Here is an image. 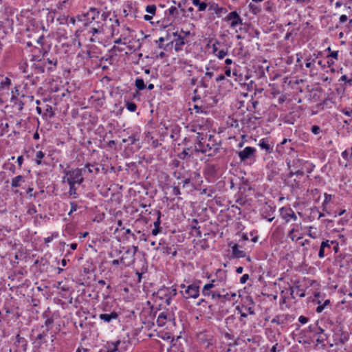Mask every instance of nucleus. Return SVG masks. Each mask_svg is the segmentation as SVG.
<instances>
[{"label":"nucleus","instance_id":"7ed1b4c3","mask_svg":"<svg viewBox=\"0 0 352 352\" xmlns=\"http://www.w3.org/2000/svg\"><path fill=\"white\" fill-rule=\"evenodd\" d=\"M65 176L63 181L66 180L68 184L80 185L84 182L85 176V170L81 168H72L68 170H64Z\"/></svg>","mask_w":352,"mask_h":352},{"label":"nucleus","instance_id":"49530a36","mask_svg":"<svg viewBox=\"0 0 352 352\" xmlns=\"http://www.w3.org/2000/svg\"><path fill=\"white\" fill-rule=\"evenodd\" d=\"M120 340H117L114 342L112 343V345H113V349H111L110 351H109V352H120L119 351V349H118V346L120 344Z\"/></svg>","mask_w":352,"mask_h":352},{"label":"nucleus","instance_id":"9d476101","mask_svg":"<svg viewBox=\"0 0 352 352\" xmlns=\"http://www.w3.org/2000/svg\"><path fill=\"white\" fill-rule=\"evenodd\" d=\"M105 21H100L96 23L95 25H92L90 29L88 31V33L91 34V37L90 38V41L95 43L99 40V38L97 37V34H101L103 32V26L105 24Z\"/></svg>","mask_w":352,"mask_h":352},{"label":"nucleus","instance_id":"e2e57ef3","mask_svg":"<svg viewBox=\"0 0 352 352\" xmlns=\"http://www.w3.org/2000/svg\"><path fill=\"white\" fill-rule=\"evenodd\" d=\"M173 193L174 195L178 196L181 195L180 189L178 186H173Z\"/></svg>","mask_w":352,"mask_h":352},{"label":"nucleus","instance_id":"5fc2aeb1","mask_svg":"<svg viewBox=\"0 0 352 352\" xmlns=\"http://www.w3.org/2000/svg\"><path fill=\"white\" fill-rule=\"evenodd\" d=\"M311 131L314 135H318L321 132V129H320V126H318V125H313L311 128Z\"/></svg>","mask_w":352,"mask_h":352},{"label":"nucleus","instance_id":"ddd939ff","mask_svg":"<svg viewBox=\"0 0 352 352\" xmlns=\"http://www.w3.org/2000/svg\"><path fill=\"white\" fill-rule=\"evenodd\" d=\"M226 20L231 21L230 27L236 28L237 25L242 24V19L236 11L230 12L226 17Z\"/></svg>","mask_w":352,"mask_h":352},{"label":"nucleus","instance_id":"423d86ee","mask_svg":"<svg viewBox=\"0 0 352 352\" xmlns=\"http://www.w3.org/2000/svg\"><path fill=\"white\" fill-rule=\"evenodd\" d=\"M138 250V246L129 248L120 257V264L124 267L131 266L135 261V255Z\"/></svg>","mask_w":352,"mask_h":352},{"label":"nucleus","instance_id":"774afa93","mask_svg":"<svg viewBox=\"0 0 352 352\" xmlns=\"http://www.w3.org/2000/svg\"><path fill=\"white\" fill-rule=\"evenodd\" d=\"M342 112L346 116H352V108L349 110L343 109Z\"/></svg>","mask_w":352,"mask_h":352},{"label":"nucleus","instance_id":"a878e982","mask_svg":"<svg viewBox=\"0 0 352 352\" xmlns=\"http://www.w3.org/2000/svg\"><path fill=\"white\" fill-rule=\"evenodd\" d=\"M245 311H243L242 309L237 306L236 310L238 311L239 314H240L241 318H246L248 316V314L250 315H254L255 312L252 307H244Z\"/></svg>","mask_w":352,"mask_h":352},{"label":"nucleus","instance_id":"c85d7f7f","mask_svg":"<svg viewBox=\"0 0 352 352\" xmlns=\"http://www.w3.org/2000/svg\"><path fill=\"white\" fill-rule=\"evenodd\" d=\"M45 154L42 151H38L36 152L34 162L37 165H42L44 163L42 160L45 157Z\"/></svg>","mask_w":352,"mask_h":352},{"label":"nucleus","instance_id":"603ef678","mask_svg":"<svg viewBox=\"0 0 352 352\" xmlns=\"http://www.w3.org/2000/svg\"><path fill=\"white\" fill-rule=\"evenodd\" d=\"M327 336L326 334H320L318 335V338L316 339V342L319 344H323L324 342L327 340Z\"/></svg>","mask_w":352,"mask_h":352},{"label":"nucleus","instance_id":"473e14b6","mask_svg":"<svg viewBox=\"0 0 352 352\" xmlns=\"http://www.w3.org/2000/svg\"><path fill=\"white\" fill-rule=\"evenodd\" d=\"M208 10L211 11V12H214L217 14H219L221 13L223 8L219 7L217 3H212L210 4Z\"/></svg>","mask_w":352,"mask_h":352},{"label":"nucleus","instance_id":"2f4dec72","mask_svg":"<svg viewBox=\"0 0 352 352\" xmlns=\"http://www.w3.org/2000/svg\"><path fill=\"white\" fill-rule=\"evenodd\" d=\"M248 6L250 11L254 14H258L261 11V7L256 3H250Z\"/></svg>","mask_w":352,"mask_h":352},{"label":"nucleus","instance_id":"dca6fc26","mask_svg":"<svg viewBox=\"0 0 352 352\" xmlns=\"http://www.w3.org/2000/svg\"><path fill=\"white\" fill-rule=\"evenodd\" d=\"M258 146L262 150H264L266 153H271L273 151V145L270 143L267 138H262L259 141Z\"/></svg>","mask_w":352,"mask_h":352},{"label":"nucleus","instance_id":"bf43d9fd","mask_svg":"<svg viewBox=\"0 0 352 352\" xmlns=\"http://www.w3.org/2000/svg\"><path fill=\"white\" fill-rule=\"evenodd\" d=\"M199 86L202 87L204 88H208V80H206L205 78H202L201 81L199 82Z\"/></svg>","mask_w":352,"mask_h":352},{"label":"nucleus","instance_id":"2eb2a0df","mask_svg":"<svg viewBox=\"0 0 352 352\" xmlns=\"http://www.w3.org/2000/svg\"><path fill=\"white\" fill-rule=\"evenodd\" d=\"M177 294V290L175 288L171 287H164L159 289L157 294L160 297L169 296L170 298L175 297Z\"/></svg>","mask_w":352,"mask_h":352},{"label":"nucleus","instance_id":"79ce46f5","mask_svg":"<svg viewBox=\"0 0 352 352\" xmlns=\"http://www.w3.org/2000/svg\"><path fill=\"white\" fill-rule=\"evenodd\" d=\"M53 323H54V319L52 318L48 317L46 318V320L45 321V325L47 327L45 329L46 332H48L50 331V327L53 324Z\"/></svg>","mask_w":352,"mask_h":352},{"label":"nucleus","instance_id":"39448f33","mask_svg":"<svg viewBox=\"0 0 352 352\" xmlns=\"http://www.w3.org/2000/svg\"><path fill=\"white\" fill-rule=\"evenodd\" d=\"M322 56V52H319L317 54L314 53L309 54L305 59V64L306 68L309 69L310 76H313L317 75L318 73V68L316 66V60Z\"/></svg>","mask_w":352,"mask_h":352},{"label":"nucleus","instance_id":"a19ab883","mask_svg":"<svg viewBox=\"0 0 352 352\" xmlns=\"http://www.w3.org/2000/svg\"><path fill=\"white\" fill-rule=\"evenodd\" d=\"M156 214H157V219L154 221L153 223V226L154 227H159V228H161L160 227V224H161V217H162V212L160 211V210H157L156 212Z\"/></svg>","mask_w":352,"mask_h":352},{"label":"nucleus","instance_id":"13d9d810","mask_svg":"<svg viewBox=\"0 0 352 352\" xmlns=\"http://www.w3.org/2000/svg\"><path fill=\"white\" fill-rule=\"evenodd\" d=\"M219 43H219V41H217V40H216V41L214 42V43L212 44V53H213L214 55H215V54H217V52L219 51V49H218L217 45H219Z\"/></svg>","mask_w":352,"mask_h":352},{"label":"nucleus","instance_id":"f704fd0d","mask_svg":"<svg viewBox=\"0 0 352 352\" xmlns=\"http://www.w3.org/2000/svg\"><path fill=\"white\" fill-rule=\"evenodd\" d=\"M135 85L138 90H144L146 88L144 81L142 78H137L135 82Z\"/></svg>","mask_w":352,"mask_h":352},{"label":"nucleus","instance_id":"4be33fe9","mask_svg":"<svg viewBox=\"0 0 352 352\" xmlns=\"http://www.w3.org/2000/svg\"><path fill=\"white\" fill-rule=\"evenodd\" d=\"M160 246H162L161 250L162 253L164 254H170V252H171V250L173 248V245L169 246L164 241L162 240L160 241L158 246L156 247L155 249L156 250H160Z\"/></svg>","mask_w":352,"mask_h":352},{"label":"nucleus","instance_id":"c03bdc74","mask_svg":"<svg viewBox=\"0 0 352 352\" xmlns=\"http://www.w3.org/2000/svg\"><path fill=\"white\" fill-rule=\"evenodd\" d=\"M308 235L311 237L312 239H316L317 236H318V233L316 232V228H313L311 226H310L309 228V233H308Z\"/></svg>","mask_w":352,"mask_h":352},{"label":"nucleus","instance_id":"f257e3e1","mask_svg":"<svg viewBox=\"0 0 352 352\" xmlns=\"http://www.w3.org/2000/svg\"><path fill=\"white\" fill-rule=\"evenodd\" d=\"M194 150L196 153H201L208 156H214L220 152L221 145L217 142L213 135L207 136L198 133Z\"/></svg>","mask_w":352,"mask_h":352},{"label":"nucleus","instance_id":"0eeeda50","mask_svg":"<svg viewBox=\"0 0 352 352\" xmlns=\"http://www.w3.org/2000/svg\"><path fill=\"white\" fill-rule=\"evenodd\" d=\"M159 327H164L168 322L175 324V315L172 311L168 309L160 312L156 320Z\"/></svg>","mask_w":352,"mask_h":352},{"label":"nucleus","instance_id":"412c9836","mask_svg":"<svg viewBox=\"0 0 352 352\" xmlns=\"http://www.w3.org/2000/svg\"><path fill=\"white\" fill-rule=\"evenodd\" d=\"M288 316L285 314L277 315L271 320V322L278 325L285 324L288 320Z\"/></svg>","mask_w":352,"mask_h":352},{"label":"nucleus","instance_id":"f3484780","mask_svg":"<svg viewBox=\"0 0 352 352\" xmlns=\"http://www.w3.org/2000/svg\"><path fill=\"white\" fill-rule=\"evenodd\" d=\"M118 314L116 311H112L110 314H101L99 315L100 320L104 321V322L109 323L113 320H116L118 318Z\"/></svg>","mask_w":352,"mask_h":352},{"label":"nucleus","instance_id":"c9c22d12","mask_svg":"<svg viewBox=\"0 0 352 352\" xmlns=\"http://www.w3.org/2000/svg\"><path fill=\"white\" fill-rule=\"evenodd\" d=\"M14 344H21V345H23V346L28 345L27 340L24 338L21 337L19 334H17L16 336V340H15Z\"/></svg>","mask_w":352,"mask_h":352},{"label":"nucleus","instance_id":"cd10ccee","mask_svg":"<svg viewBox=\"0 0 352 352\" xmlns=\"http://www.w3.org/2000/svg\"><path fill=\"white\" fill-rule=\"evenodd\" d=\"M216 291H212L211 289V285H204V286L202 288L201 294L204 296H210L212 299V294L215 293Z\"/></svg>","mask_w":352,"mask_h":352},{"label":"nucleus","instance_id":"680f3d73","mask_svg":"<svg viewBox=\"0 0 352 352\" xmlns=\"http://www.w3.org/2000/svg\"><path fill=\"white\" fill-rule=\"evenodd\" d=\"M309 321V318L307 317H305L304 316H300L298 318V322L302 324H306Z\"/></svg>","mask_w":352,"mask_h":352},{"label":"nucleus","instance_id":"3c124183","mask_svg":"<svg viewBox=\"0 0 352 352\" xmlns=\"http://www.w3.org/2000/svg\"><path fill=\"white\" fill-rule=\"evenodd\" d=\"M190 32L189 30H184L183 29H181L179 30V35H181L182 37H184L185 39H187V38L190 35Z\"/></svg>","mask_w":352,"mask_h":352},{"label":"nucleus","instance_id":"58836bf2","mask_svg":"<svg viewBox=\"0 0 352 352\" xmlns=\"http://www.w3.org/2000/svg\"><path fill=\"white\" fill-rule=\"evenodd\" d=\"M75 185L76 184H69V195L70 196H72L73 198H76L77 197V189L75 187Z\"/></svg>","mask_w":352,"mask_h":352},{"label":"nucleus","instance_id":"5701e85b","mask_svg":"<svg viewBox=\"0 0 352 352\" xmlns=\"http://www.w3.org/2000/svg\"><path fill=\"white\" fill-rule=\"evenodd\" d=\"M25 177L23 175H17L13 177L11 180V187L18 188L21 186L22 184L25 182Z\"/></svg>","mask_w":352,"mask_h":352},{"label":"nucleus","instance_id":"6e6552de","mask_svg":"<svg viewBox=\"0 0 352 352\" xmlns=\"http://www.w3.org/2000/svg\"><path fill=\"white\" fill-rule=\"evenodd\" d=\"M241 162L254 161L256 158V148L247 146L243 150L238 152Z\"/></svg>","mask_w":352,"mask_h":352},{"label":"nucleus","instance_id":"1a4fd4ad","mask_svg":"<svg viewBox=\"0 0 352 352\" xmlns=\"http://www.w3.org/2000/svg\"><path fill=\"white\" fill-rule=\"evenodd\" d=\"M173 36H174V39L170 43V44H175V51L176 52H179L183 50L184 45L188 42L187 39H185L184 37H182L181 35H179L178 28H177L175 31L173 32Z\"/></svg>","mask_w":352,"mask_h":352},{"label":"nucleus","instance_id":"338daca9","mask_svg":"<svg viewBox=\"0 0 352 352\" xmlns=\"http://www.w3.org/2000/svg\"><path fill=\"white\" fill-rule=\"evenodd\" d=\"M347 20H348V17H347V16H346V15H345V14H342V15H341V16H340V18H339V22H340V23H345Z\"/></svg>","mask_w":352,"mask_h":352},{"label":"nucleus","instance_id":"c756f323","mask_svg":"<svg viewBox=\"0 0 352 352\" xmlns=\"http://www.w3.org/2000/svg\"><path fill=\"white\" fill-rule=\"evenodd\" d=\"M70 4V0H58L56 8L59 10H64L68 8Z\"/></svg>","mask_w":352,"mask_h":352},{"label":"nucleus","instance_id":"aec40b11","mask_svg":"<svg viewBox=\"0 0 352 352\" xmlns=\"http://www.w3.org/2000/svg\"><path fill=\"white\" fill-rule=\"evenodd\" d=\"M194 152V148L192 149V148H184L182 152L178 153L177 156L180 160H184L186 158L192 157Z\"/></svg>","mask_w":352,"mask_h":352},{"label":"nucleus","instance_id":"6e6d98bb","mask_svg":"<svg viewBox=\"0 0 352 352\" xmlns=\"http://www.w3.org/2000/svg\"><path fill=\"white\" fill-rule=\"evenodd\" d=\"M316 66L318 67H320L322 69H324L327 67V64L325 63V61L317 59Z\"/></svg>","mask_w":352,"mask_h":352},{"label":"nucleus","instance_id":"69168bd1","mask_svg":"<svg viewBox=\"0 0 352 352\" xmlns=\"http://www.w3.org/2000/svg\"><path fill=\"white\" fill-rule=\"evenodd\" d=\"M340 81H344V82H349L350 84L352 83V79H349L348 77L346 76V75H343L340 77Z\"/></svg>","mask_w":352,"mask_h":352},{"label":"nucleus","instance_id":"f03ea898","mask_svg":"<svg viewBox=\"0 0 352 352\" xmlns=\"http://www.w3.org/2000/svg\"><path fill=\"white\" fill-rule=\"evenodd\" d=\"M108 16V13L105 12L100 13L97 8H90L86 13L78 14L77 20L82 22L85 26H88L90 24L95 25L98 22L106 21Z\"/></svg>","mask_w":352,"mask_h":352},{"label":"nucleus","instance_id":"9b49d317","mask_svg":"<svg viewBox=\"0 0 352 352\" xmlns=\"http://www.w3.org/2000/svg\"><path fill=\"white\" fill-rule=\"evenodd\" d=\"M225 290L223 289L222 291H216L215 293L212 294V300H219L221 302L226 303L227 301L233 300L236 297L235 293H226L223 294Z\"/></svg>","mask_w":352,"mask_h":352},{"label":"nucleus","instance_id":"20e7f679","mask_svg":"<svg viewBox=\"0 0 352 352\" xmlns=\"http://www.w3.org/2000/svg\"><path fill=\"white\" fill-rule=\"evenodd\" d=\"M179 288V293L186 299L197 298L199 296V286L196 283L188 285L181 284Z\"/></svg>","mask_w":352,"mask_h":352},{"label":"nucleus","instance_id":"f8f14e48","mask_svg":"<svg viewBox=\"0 0 352 352\" xmlns=\"http://www.w3.org/2000/svg\"><path fill=\"white\" fill-rule=\"evenodd\" d=\"M280 215L286 223H288L291 219L297 220V216L291 208L282 207L280 209Z\"/></svg>","mask_w":352,"mask_h":352},{"label":"nucleus","instance_id":"72a5a7b5","mask_svg":"<svg viewBox=\"0 0 352 352\" xmlns=\"http://www.w3.org/2000/svg\"><path fill=\"white\" fill-rule=\"evenodd\" d=\"M328 246L327 242H322L320 244L319 252H318V257L320 258H322L325 256V252H326V247Z\"/></svg>","mask_w":352,"mask_h":352},{"label":"nucleus","instance_id":"8fccbe9b","mask_svg":"<svg viewBox=\"0 0 352 352\" xmlns=\"http://www.w3.org/2000/svg\"><path fill=\"white\" fill-rule=\"evenodd\" d=\"M35 68L36 69H37V72L38 73H44L45 71V68H47L46 63H44L43 65H41L39 63L36 64Z\"/></svg>","mask_w":352,"mask_h":352},{"label":"nucleus","instance_id":"6ab92c4d","mask_svg":"<svg viewBox=\"0 0 352 352\" xmlns=\"http://www.w3.org/2000/svg\"><path fill=\"white\" fill-rule=\"evenodd\" d=\"M245 256V252L239 249V245L234 244L232 246V257L234 258H241Z\"/></svg>","mask_w":352,"mask_h":352},{"label":"nucleus","instance_id":"e433bc0d","mask_svg":"<svg viewBox=\"0 0 352 352\" xmlns=\"http://www.w3.org/2000/svg\"><path fill=\"white\" fill-rule=\"evenodd\" d=\"M10 85V79L8 77H6L0 82V89H3L6 87H8Z\"/></svg>","mask_w":352,"mask_h":352},{"label":"nucleus","instance_id":"de8ad7c7","mask_svg":"<svg viewBox=\"0 0 352 352\" xmlns=\"http://www.w3.org/2000/svg\"><path fill=\"white\" fill-rule=\"evenodd\" d=\"M71 209L68 212L69 215H71L74 212H76L79 208L78 204L75 201L70 202Z\"/></svg>","mask_w":352,"mask_h":352},{"label":"nucleus","instance_id":"7c9ffc66","mask_svg":"<svg viewBox=\"0 0 352 352\" xmlns=\"http://www.w3.org/2000/svg\"><path fill=\"white\" fill-rule=\"evenodd\" d=\"M192 1L194 6L198 7L199 11H204L208 6L206 3L201 2L200 0H192Z\"/></svg>","mask_w":352,"mask_h":352},{"label":"nucleus","instance_id":"a18cd8bd","mask_svg":"<svg viewBox=\"0 0 352 352\" xmlns=\"http://www.w3.org/2000/svg\"><path fill=\"white\" fill-rule=\"evenodd\" d=\"M156 11V6L155 5H148L146 7V12L154 15Z\"/></svg>","mask_w":352,"mask_h":352},{"label":"nucleus","instance_id":"ea45409f","mask_svg":"<svg viewBox=\"0 0 352 352\" xmlns=\"http://www.w3.org/2000/svg\"><path fill=\"white\" fill-rule=\"evenodd\" d=\"M36 212H37V210H36V206L34 204H29L28 206V209H27L28 214H29V215H34Z\"/></svg>","mask_w":352,"mask_h":352},{"label":"nucleus","instance_id":"4468645a","mask_svg":"<svg viewBox=\"0 0 352 352\" xmlns=\"http://www.w3.org/2000/svg\"><path fill=\"white\" fill-rule=\"evenodd\" d=\"M178 8L179 10L175 6H170L165 11V14L173 19L178 18L179 16V12H184V9L182 8L180 3H178Z\"/></svg>","mask_w":352,"mask_h":352},{"label":"nucleus","instance_id":"37998d69","mask_svg":"<svg viewBox=\"0 0 352 352\" xmlns=\"http://www.w3.org/2000/svg\"><path fill=\"white\" fill-rule=\"evenodd\" d=\"M14 100H16V102H14V104L18 107L19 110H22L24 105L23 102L21 100H18L15 96H12L11 98V101L13 102Z\"/></svg>","mask_w":352,"mask_h":352},{"label":"nucleus","instance_id":"052dcab7","mask_svg":"<svg viewBox=\"0 0 352 352\" xmlns=\"http://www.w3.org/2000/svg\"><path fill=\"white\" fill-rule=\"evenodd\" d=\"M249 278H250L249 275H248V274H243V275L241 277V278H240V283H241V284H245Z\"/></svg>","mask_w":352,"mask_h":352},{"label":"nucleus","instance_id":"393cba45","mask_svg":"<svg viewBox=\"0 0 352 352\" xmlns=\"http://www.w3.org/2000/svg\"><path fill=\"white\" fill-rule=\"evenodd\" d=\"M307 331L315 335L323 334L324 329L318 325L317 323L310 324L307 328Z\"/></svg>","mask_w":352,"mask_h":352},{"label":"nucleus","instance_id":"b1692460","mask_svg":"<svg viewBox=\"0 0 352 352\" xmlns=\"http://www.w3.org/2000/svg\"><path fill=\"white\" fill-rule=\"evenodd\" d=\"M45 63H46L47 71L52 72L56 69L58 60L56 58H48Z\"/></svg>","mask_w":352,"mask_h":352},{"label":"nucleus","instance_id":"4c0bfd02","mask_svg":"<svg viewBox=\"0 0 352 352\" xmlns=\"http://www.w3.org/2000/svg\"><path fill=\"white\" fill-rule=\"evenodd\" d=\"M125 107L130 112H135L137 109V105L133 102L126 101Z\"/></svg>","mask_w":352,"mask_h":352},{"label":"nucleus","instance_id":"bb28decb","mask_svg":"<svg viewBox=\"0 0 352 352\" xmlns=\"http://www.w3.org/2000/svg\"><path fill=\"white\" fill-rule=\"evenodd\" d=\"M81 168L85 170V175H87V173H98L99 172V168L96 165L92 164H89V163L87 164L84 167H82Z\"/></svg>","mask_w":352,"mask_h":352},{"label":"nucleus","instance_id":"4d7b16f0","mask_svg":"<svg viewBox=\"0 0 352 352\" xmlns=\"http://www.w3.org/2000/svg\"><path fill=\"white\" fill-rule=\"evenodd\" d=\"M193 109L195 110V112L197 113H206L204 111V108L201 106H199L197 104H195L193 106Z\"/></svg>","mask_w":352,"mask_h":352},{"label":"nucleus","instance_id":"0e129e2a","mask_svg":"<svg viewBox=\"0 0 352 352\" xmlns=\"http://www.w3.org/2000/svg\"><path fill=\"white\" fill-rule=\"evenodd\" d=\"M328 58H333L336 60L338 58V51H333L329 56Z\"/></svg>","mask_w":352,"mask_h":352},{"label":"nucleus","instance_id":"864d4df0","mask_svg":"<svg viewBox=\"0 0 352 352\" xmlns=\"http://www.w3.org/2000/svg\"><path fill=\"white\" fill-rule=\"evenodd\" d=\"M206 72L205 73V76L203 77L206 80H210L214 76V73L212 72H209V68L206 67Z\"/></svg>","mask_w":352,"mask_h":352},{"label":"nucleus","instance_id":"a211bd4d","mask_svg":"<svg viewBox=\"0 0 352 352\" xmlns=\"http://www.w3.org/2000/svg\"><path fill=\"white\" fill-rule=\"evenodd\" d=\"M219 274V280L212 279L210 281V283L206 284V285H211V289L214 288L217 285H218V282H225L226 281V272H224L221 270H218L216 274Z\"/></svg>","mask_w":352,"mask_h":352},{"label":"nucleus","instance_id":"09e8293b","mask_svg":"<svg viewBox=\"0 0 352 352\" xmlns=\"http://www.w3.org/2000/svg\"><path fill=\"white\" fill-rule=\"evenodd\" d=\"M228 54V51H226L224 50H221L217 52V54H215V56L218 57L219 59H223L226 55Z\"/></svg>","mask_w":352,"mask_h":352}]
</instances>
